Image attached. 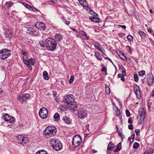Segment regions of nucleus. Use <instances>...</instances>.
Returning a JSON list of instances; mask_svg holds the SVG:
<instances>
[{"label":"nucleus","mask_w":154,"mask_h":154,"mask_svg":"<svg viewBox=\"0 0 154 154\" xmlns=\"http://www.w3.org/2000/svg\"><path fill=\"white\" fill-rule=\"evenodd\" d=\"M27 33L29 35L33 36L36 34V31L34 29L31 27H29L27 28Z\"/></svg>","instance_id":"15"},{"label":"nucleus","mask_w":154,"mask_h":154,"mask_svg":"<svg viewBox=\"0 0 154 154\" xmlns=\"http://www.w3.org/2000/svg\"><path fill=\"white\" fill-rule=\"evenodd\" d=\"M125 112L127 117H129L130 116V113L128 109H126V110Z\"/></svg>","instance_id":"55"},{"label":"nucleus","mask_w":154,"mask_h":154,"mask_svg":"<svg viewBox=\"0 0 154 154\" xmlns=\"http://www.w3.org/2000/svg\"><path fill=\"white\" fill-rule=\"evenodd\" d=\"M117 132L119 135L121 137V138L123 137V136L122 134V132L121 131L117 129Z\"/></svg>","instance_id":"49"},{"label":"nucleus","mask_w":154,"mask_h":154,"mask_svg":"<svg viewBox=\"0 0 154 154\" xmlns=\"http://www.w3.org/2000/svg\"><path fill=\"white\" fill-rule=\"evenodd\" d=\"M39 114L40 116L42 119L47 118L48 115V111L45 108L43 107L40 109Z\"/></svg>","instance_id":"7"},{"label":"nucleus","mask_w":154,"mask_h":154,"mask_svg":"<svg viewBox=\"0 0 154 154\" xmlns=\"http://www.w3.org/2000/svg\"><path fill=\"white\" fill-rule=\"evenodd\" d=\"M125 35V33H124L121 32L118 33V35L121 38H123Z\"/></svg>","instance_id":"54"},{"label":"nucleus","mask_w":154,"mask_h":154,"mask_svg":"<svg viewBox=\"0 0 154 154\" xmlns=\"http://www.w3.org/2000/svg\"><path fill=\"white\" fill-rule=\"evenodd\" d=\"M82 143V138L79 135H75L72 139V143L74 147H77L79 146Z\"/></svg>","instance_id":"5"},{"label":"nucleus","mask_w":154,"mask_h":154,"mask_svg":"<svg viewBox=\"0 0 154 154\" xmlns=\"http://www.w3.org/2000/svg\"><path fill=\"white\" fill-rule=\"evenodd\" d=\"M13 4L14 3L12 2H6L5 5V8L6 9H9L11 7V6L13 5Z\"/></svg>","instance_id":"21"},{"label":"nucleus","mask_w":154,"mask_h":154,"mask_svg":"<svg viewBox=\"0 0 154 154\" xmlns=\"http://www.w3.org/2000/svg\"><path fill=\"white\" fill-rule=\"evenodd\" d=\"M74 80V77L73 76H71L70 77V79L69 80V82L70 83H72L73 82Z\"/></svg>","instance_id":"56"},{"label":"nucleus","mask_w":154,"mask_h":154,"mask_svg":"<svg viewBox=\"0 0 154 154\" xmlns=\"http://www.w3.org/2000/svg\"><path fill=\"white\" fill-rule=\"evenodd\" d=\"M74 97L72 94L67 95L64 97V102L67 105H70V103L74 101Z\"/></svg>","instance_id":"8"},{"label":"nucleus","mask_w":154,"mask_h":154,"mask_svg":"<svg viewBox=\"0 0 154 154\" xmlns=\"http://www.w3.org/2000/svg\"><path fill=\"white\" fill-rule=\"evenodd\" d=\"M134 137H135V134H134V133H133V134L131 135V137H130L131 138V139L130 140V142H129V143L130 144L132 143L133 142V141L134 140Z\"/></svg>","instance_id":"43"},{"label":"nucleus","mask_w":154,"mask_h":154,"mask_svg":"<svg viewBox=\"0 0 154 154\" xmlns=\"http://www.w3.org/2000/svg\"><path fill=\"white\" fill-rule=\"evenodd\" d=\"M35 154H47V152L44 150H39L36 152Z\"/></svg>","instance_id":"36"},{"label":"nucleus","mask_w":154,"mask_h":154,"mask_svg":"<svg viewBox=\"0 0 154 154\" xmlns=\"http://www.w3.org/2000/svg\"><path fill=\"white\" fill-rule=\"evenodd\" d=\"M25 64L27 66H28L29 69L30 70H32V67L31 66V65L29 63H28V64Z\"/></svg>","instance_id":"59"},{"label":"nucleus","mask_w":154,"mask_h":154,"mask_svg":"<svg viewBox=\"0 0 154 154\" xmlns=\"http://www.w3.org/2000/svg\"><path fill=\"white\" fill-rule=\"evenodd\" d=\"M147 82L149 85H152L154 81V77L152 74L149 73L148 74L147 77Z\"/></svg>","instance_id":"11"},{"label":"nucleus","mask_w":154,"mask_h":154,"mask_svg":"<svg viewBox=\"0 0 154 154\" xmlns=\"http://www.w3.org/2000/svg\"><path fill=\"white\" fill-rule=\"evenodd\" d=\"M127 38L129 42H131L133 41V37L130 35H128L127 36Z\"/></svg>","instance_id":"48"},{"label":"nucleus","mask_w":154,"mask_h":154,"mask_svg":"<svg viewBox=\"0 0 154 154\" xmlns=\"http://www.w3.org/2000/svg\"><path fill=\"white\" fill-rule=\"evenodd\" d=\"M116 53L122 59L124 60H127V58L126 56L122 51L119 50H118L116 51Z\"/></svg>","instance_id":"17"},{"label":"nucleus","mask_w":154,"mask_h":154,"mask_svg":"<svg viewBox=\"0 0 154 154\" xmlns=\"http://www.w3.org/2000/svg\"><path fill=\"white\" fill-rule=\"evenodd\" d=\"M39 43L40 44V46L42 48L46 47V42L43 41H39Z\"/></svg>","instance_id":"39"},{"label":"nucleus","mask_w":154,"mask_h":154,"mask_svg":"<svg viewBox=\"0 0 154 154\" xmlns=\"http://www.w3.org/2000/svg\"><path fill=\"white\" fill-rule=\"evenodd\" d=\"M78 115L82 119L86 117L88 115L86 111L83 109H81L78 110Z\"/></svg>","instance_id":"9"},{"label":"nucleus","mask_w":154,"mask_h":154,"mask_svg":"<svg viewBox=\"0 0 154 154\" xmlns=\"http://www.w3.org/2000/svg\"><path fill=\"white\" fill-rule=\"evenodd\" d=\"M46 44V49L51 51H54L57 46V42L55 40L53 39L49 38L45 40Z\"/></svg>","instance_id":"1"},{"label":"nucleus","mask_w":154,"mask_h":154,"mask_svg":"<svg viewBox=\"0 0 154 154\" xmlns=\"http://www.w3.org/2000/svg\"><path fill=\"white\" fill-rule=\"evenodd\" d=\"M11 51L6 48H4L0 51V58L5 60L10 56Z\"/></svg>","instance_id":"6"},{"label":"nucleus","mask_w":154,"mask_h":154,"mask_svg":"<svg viewBox=\"0 0 154 154\" xmlns=\"http://www.w3.org/2000/svg\"><path fill=\"white\" fill-rule=\"evenodd\" d=\"M128 122L129 124H132L133 123L132 119L131 117L129 118L128 120Z\"/></svg>","instance_id":"57"},{"label":"nucleus","mask_w":154,"mask_h":154,"mask_svg":"<svg viewBox=\"0 0 154 154\" xmlns=\"http://www.w3.org/2000/svg\"><path fill=\"white\" fill-rule=\"evenodd\" d=\"M150 96L154 97V91H152Z\"/></svg>","instance_id":"64"},{"label":"nucleus","mask_w":154,"mask_h":154,"mask_svg":"<svg viewBox=\"0 0 154 154\" xmlns=\"http://www.w3.org/2000/svg\"><path fill=\"white\" fill-rule=\"evenodd\" d=\"M94 47L98 51L101 52L104 49L103 48L99 43L97 42H95V44L94 45Z\"/></svg>","instance_id":"18"},{"label":"nucleus","mask_w":154,"mask_h":154,"mask_svg":"<svg viewBox=\"0 0 154 154\" xmlns=\"http://www.w3.org/2000/svg\"><path fill=\"white\" fill-rule=\"evenodd\" d=\"M128 128L130 130H132L133 128V125H129L128 126Z\"/></svg>","instance_id":"62"},{"label":"nucleus","mask_w":154,"mask_h":154,"mask_svg":"<svg viewBox=\"0 0 154 154\" xmlns=\"http://www.w3.org/2000/svg\"><path fill=\"white\" fill-rule=\"evenodd\" d=\"M138 34L142 39L144 38L146 36V33L142 31H139Z\"/></svg>","instance_id":"32"},{"label":"nucleus","mask_w":154,"mask_h":154,"mask_svg":"<svg viewBox=\"0 0 154 154\" xmlns=\"http://www.w3.org/2000/svg\"><path fill=\"white\" fill-rule=\"evenodd\" d=\"M23 59L25 64H28V63H29V59H28L26 55L23 56Z\"/></svg>","instance_id":"35"},{"label":"nucleus","mask_w":154,"mask_h":154,"mask_svg":"<svg viewBox=\"0 0 154 154\" xmlns=\"http://www.w3.org/2000/svg\"><path fill=\"white\" fill-rule=\"evenodd\" d=\"M79 34L82 36L84 39L86 40H88L89 39V37L87 35V34L84 31H80Z\"/></svg>","instance_id":"22"},{"label":"nucleus","mask_w":154,"mask_h":154,"mask_svg":"<svg viewBox=\"0 0 154 154\" xmlns=\"http://www.w3.org/2000/svg\"><path fill=\"white\" fill-rule=\"evenodd\" d=\"M101 52L102 53V55L103 57L106 60H108L112 64H113V62L111 60V59L108 57H106L107 55L105 54V50L104 49Z\"/></svg>","instance_id":"24"},{"label":"nucleus","mask_w":154,"mask_h":154,"mask_svg":"<svg viewBox=\"0 0 154 154\" xmlns=\"http://www.w3.org/2000/svg\"><path fill=\"white\" fill-rule=\"evenodd\" d=\"M89 19L95 23H99L100 19L97 17L90 16L89 17Z\"/></svg>","instance_id":"25"},{"label":"nucleus","mask_w":154,"mask_h":154,"mask_svg":"<svg viewBox=\"0 0 154 154\" xmlns=\"http://www.w3.org/2000/svg\"><path fill=\"white\" fill-rule=\"evenodd\" d=\"M68 105L70 109L73 110V111H75L77 110L78 105L77 103L74 101L70 103V105Z\"/></svg>","instance_id":"14"},{"label":"nucleus","mask_w":154,"mask_h":154,"mask_svg":"<svg viewBox=\"0 0 154 154\" xmlns=\"http://www.w3.org/2000/svg\"><path fill=\"white\" fill-rule=\"evenodd\" d=\"M17 142L23 146L27 144L29 141L28 138L21 134H19L16 137Z\"/></svg>","instance_id":"4"},{"label":"nucleus","mask_w":154,"mask_h":154,"mask_svg":"<svg viewBox=\"0 0 154 154\" xmlns=\"http://www.w3.org/2000/svg\"><path fill=\"white\" fill-rule=\"evenodd\" d=\"M36 27L41 30H44L46 27L45 24L42 23H37L36 24Z\"/></svg>","instance_id":"13"},{"label":"nucleus","mask_w":154,"mask_h":154,"mask_svg":"<svg viewBox=\"0 0 154 154\" xmlns=\"http://www.w3.org/2000/svg\"><path fill=\"white\" fill-rule=\"evenodd\" d=\"M21 53L23 54V56H24V55H26V51H23V50H22L21 51Z\"/></svg>","instance_id":"63"},{"label":"nucleus","mask_w":154,"mask_h":154,"mask_svg":"<svg viewBox=\"0 0 154 154\" xmlns=\"http://www.w3.org/2000/svg\"><path fill=\"white\" fill-rule=\"evenodd\" d=\"M145 74V71L144 70H142L139 72L138 74L140 76H143Z\"/></svg>","instance_id":"50"},{"label":"nucleus","mask_w":154,"mask_h":154,"mask_svg":"<svg viewBox=\"0 0 154 154\" xmlns=\"http://www.w3.org/2000/svg\"><path fill=\"white\" fill-rule=\"evenodd\" d=\"M54 37L56 41L57 42H61L63 39L62 35L60 33L56 34L55 35Z\"/></svg>","instance_id":"20"},{"label":"nucleus","mask_w":154,"mask_h":154,"mask_svg":"<svg viewBox=\"0 0 154 154\" xmlns=\"http://www.w3.org/2000/svg\"><path fill=\"white\" fill-rule=\"evenodd\" d=\"M54 118L55 120L57 121L60 120V115L57 113H56L54 116Z\"/></svg>","instance_id":"37"},{"label":"nucleus","mask_w":154,"mask_h":154,"mask_svg":"<svg viewBox=\"0 0 154 154\" xmlns=\"http://www.w3.org/2000/svg\"><path fill=\"white\" fill-rule=\"evenodd\" d=\"M25 6L27 8H28V9H29L30 10H33V9H35V8H32V7L31 6L29 5H28V4H25Z\"/></svg>","instance_id":"46"},{"label":"nucleus","mask_w":154,"mask_h":154,"mask_svg":"<svg viewBox=\"0 0 154 154\" xmlns=\"http://www.w3.org/2000/svg\"><path fill=\"white\" fill-rule=\"evenodd\" d=\"M134 81L136 82H137L138 81V75L137 74H135L134 75Z\"/></svg>","instance_id":"53"},{"label":"nucleus","mask_w":154,"mask_h":154,"mask_svg":"<svg viewBox=\"0 0 154 154\" xmlns=\"http://www.w3.org/2000/svg\"><path fill=\"white\" fill-rule=\"evenodd\" d=\"M135 131L136 135L137 136L138 135L139 133L140 132V131L139 129H137L136 130H135Z\"/></svg>","instance_id":"61"},{"label":"nucleus","mask_w":154,"mask_h":154,"mask_svg":"<svg viewBox=\"0 0 154 154\" xmlns=\"http://www.w3.org/2000/svg\"><path fill=\"white\" fill-rule=\"evenodd\" d=\"M113 144L112 142H110L109 143L107 146V149L109 150H112L113 147Z\"/></svg>","instance_id":"33"},{"label":"nucleus","mask_w":154,"mask_h":154,"mask_svg":"<svg viewBox=\"0 0 154 154\" xmlns=\"http://www.w3.org/2000/svg\"><path fill=\"white\" fill-rule=\"evenodd\" d=\"M63 120L65 123L68 124H70L71 122V120L67 116H63Z\"/></svg>","instance_id":"26"},{"label":"nucleus","mask_w":154,"mask_h":154,"mask_svg":"<svg viewBox=\"0 0 154 154\" xmlns=\"http://www.w3.org/2000/svg\"><path fill=\"white\" fill-rule=\"evenodd\" d=\"M18 99L19 101L21 103H23L24 102H25L24 99L22 97H20V95H19L18 97Z\"/></svg>","instance_id":"42"},{"label":"nucleus","mask_w":154,"mask_h":154,"mask_svg":"<svg viewBox=\"0 0 154 154\" xmlns=\"http://www.w3.org/2000/svg\"><path fill=\"white\" fill-rule=\"evenodd\" d=\"M57 131L56 128L53 126H48L43 131V134L45 137L49 138L53 136L56 134Z\"/></svg>","instance_id":"2"},{"label":"nucleus","mask_w":154,"mask_h":154,"mask_svg":"<svg viewBox=\"0 0 154 154\" xmlns=\"http://www.w3.org/2000/svg\"><path fill=\"white\" fill-rule=\"evenodd\" d=\"M10 117L8 114L5 113L3 114L2 119L4 120L5 122H8V120L10 119Z\"/></svg>","instance_id":"23"},{"label":"nucleus","mask_w":154,"mask_h":154,"mask_svg":"<svg viewBox=\"0 0 154 154\" xmlns=\"http://www.w3.org/2000/svg\"><path fill=\"white\" fill-rule=\"evenodd\" d=\"M43 78L46 80H48L49 79V77L47 72L46 71H45L43 73Z\"/></svg>","instance_id":"30"},{"label":"nucleus","mask_w":154,"mask_h":154,"mask_svg":"<svg viewBox=\"0 0 154 154\" xmlns=\"http://www.w3.org/2000/svg\"><path fill=\"white\" fill-rule=\"evenodd\" d=\"M110 90L109 88L107 85H106L105 86V92L106 94L107 95H109L110 94Z\"/></svg>","instance_id":"38"},{"label":"nucleus","mask_w":154,"mask_h":154,"mask_svg":"<svg viewBox=\"0 0 154 154\" xmlns=\"http://www.w3.org/2000/svg\"><path fill=\"white\" fill-rule=\"evenodd\" d=\"M86 9L87 10H88L89 11V13L91 14V15L94 16H95V14H96V13H95L94 11L92 10L91 9H90V8H89L88 7V8H87Z\"/></svg>","instance_id":"40"},{"label":"nucleus","mask_w":154,"mask_h":154,"mask_svg":"<svg viewBox=\"0 0 154 154\" xmlns=\"http://www.w3.org/2000/svg\"><path fill=\"white\" fill-rule=\"evenodd\" d=\"M121 70L122 72V74L123 76H126V73L125 69L124 67H122V68Z\"/></svg>","instance_id":"45"},{"label":"nucleus","mask_w":154,"mask_h":154,"mask_svg":"<svg viewBox=\"0 0 154 154\" xmlns=\"http://www.w3.org/2000/svg\"><path fill=\"white\" fill-rule=\"evenodd\" d=\"M126 48L127 51H128L129 52H131V48L129 46H126Z\"/></svg>","instance_id":"60"},{"label":"nucleus","mask_w":154,"mask_h":154,"mask_svg":"<svg viewBox=\"0 0 154 154\" xmlns=\"http://www.w3.org/2000/svg\"><path fill=\"white\" fill-rule=\"evenodd\" d=\"M4 32L5 36L6 38L11 39L13 36V32L11 30L9 29H5Z\"/></svg>","instance_id":"10"},{"label":"nucleus","mask_w":154,"mask_h":154,"mask_svg":"<svg viewBox=\"0 0 154 154\" xmlns=\"http://www.w3.org/2000/svg\"><path fill=\"white\" fill-rule=\"evenodd\" d=\"M154 152L153 149L150 148L146 150L143 154H152Z\"/></svg>","instance_id":"31"},{"label":"nucleus","mask_w":154,"mask_h":154,"mask_svg":"<svg viewBox=\"0 0 154 154\" xmlns=\"http://www.w3.org/2000/svg\"><path fill=\"white\" fill-rule=\"evenodd\" d=\"M107 68L105 66H103L102 69H101V71L102 72H106V71H107Z\"/></svg>","instance_id":"58"},{"label":"nucleus","mask_w":154,"mask_h":154,"mask_svg":"<svg viewBox=\"0 0 154 154\" xmlns=\"http://www.w3.org/2000/svg\"><path fill=\"white\" fill-rule=\"evenodd\" d=\"M94 55L97 59L100 60H102V57L101 55L98 52L95 51Z\"/></svg>","instance_id":"28"},{"label":"nucleus","mask_w":154,"mask_h":154,"mask_svg":"<svg viewBox=\"0 0 154 154\" xmlns=\"http://www.w3.org/2000/svg\"><path fill=\"white\" fill-rule=\"evenodd\" d=\"M121 142L118 143L116 145V148L113 150V151L115 152H117L119 151L121 149Z\"/></svg>","instance_id":"29"},{"label":"nucleus","mask_w":154,"mask_h":154,"mask_svg":"<svg viewBox=\"0 0 154 154\" xmlns=\"http://www.w3.org/2000/svg\"><path fill=\"white\" fill-rule=\"evenodd\" d=\"M146 112L144 111V109L143 108H140L139 109V115H144Z\"/></svg>","instance_id":"34"},{"label":"nucleus","mask_w":154,"mask_h":154,"mask_svg":"<svg viewBox=\"0 0 154 154\" xmlns=\"http://www.w3.org/2000/svg\"><path fill=\"white\" fill-rule=\"evenodd\" d=\"M115 115L117 116H119L120 115V112L119 109L117 107V109L116 110L115 113Z\"/></svg>","instance_id":"44"},{"label":"nucleus","mask_w":154,"mask_h":154,"mask_svg":"<svg viewBox=\"0 0 154 154\" xmlns=\"http://www.w3.org/2000/svg\"><path fill=\"white\" fill-rule=\"evenodd\" d=\"M15 119L14 117H10V119L8 120V122L11 123H13L15 122Z\"/></svg>","instance_id":"51"},{"label":"nucleus","mask_w":154,"mask_h":154,"mask_svg":"<svg viewBox=\"0 0 154 154\" xmlns=\"http://www.w3.org/2000/svg\"><path fill=\"white\" fill-rule=\"evenodd\" d=\"M80 5H81L85 9H86L88 8V5L87 2L85 0H78Z\"/></svg>","instance_id":"16"},{"label":"nucleus","mask_w":154,"mask_h":154,"mask_svg":"<svg viewBox=\"0 0 154 154\" xmlns=\"http://www.w3.org/2000/svg\"><path fill=\"white\" fill-rule=\"evenodd\" d=\"M56 95H57V93L56 92L54 91H53V97L55 100H56V101H57V99H56V98H57Z\"/></svg>","instance_id":"52"},{"label":"nucleus","mask_w":154,"mask_h":154,"mask_svg":"<svg viewBox=\"0 0 154 154\" xmlns=\"http://www.w3.org/2000/svg\"><path fill=\"white\" fill-rule=\"evenodd\" d=\"M137 117V119H138L139 123L140 124L144 121L145 118V115L138 114Z\"/></svg>","instance_id":"19"},{"label":"nucleus","mask_w":154,"mask_h":154,"mask_svg":"<svg viewBox=\"0 0 154 154\" xmlns=\"http://www.w3.org/2000/svg\"><path fill=\"white\" fill-rule=\"evenodd\" d=\"M20 95V97H22L24 99L25 101H26L27 99H29L30 97L29 94L28 93L21 94Z\"/></svg>","instance_id":"27"},{"label":"nucleus","mask_w":154,"mask_h":154,"mask_svg":"<svg viewBox=\"0 0 154 154\" xmlns=\"http://www.w3.org/2000/svg\"><path fill=\"white\" fill-rule=\"evenodd\" d=\"M134 89L137 98H138V97L140 96V93L139 86L137 85H135L134 86Z\"/></svg>","instance_id":"12"},{"label":"nucleus","mask_w":154,"mask_h":154,"mask_svg":"<svg viewBox=\"0 0 154 154\" xmlns=\"http://www.w3.org/2000/svg\"><path fill=\"white\" fill-rule=\"evenodd\" d=\"M139 146V144L137 142H135L133 145V148L134 149H137L138 148Z\"/></svg>","instance_id":"47"},{"label":"nucleus","mask_w":154,"mask_h":154,"mask_svg":"<svg viewBox=\"0 0 154 154\" xmlns=\"http://www.w3.org/2000/svg\"><path fill=\"white\" fill-rule=\"evenodd\" d=\"M50 140V143L55 150L58 151L62 148V146L60 140L57 139H52Z\"/></svg>","instance_id":"3"},{"label":"nucleus","mask_w":154,"mask_h":154,"mask_svg":"<svg viewBox=\"0 0 154 154\" xmlns=\"http://www.w3.org/2000/svg\"><path fill=\"white\" fill-rule=\"evenodd\" d=\"M29 63L30 64L33 65L35 64V61L34 59L32 58H31L30 59H29Z\"/></svg>","instance_id":"41"}]
</instances>
